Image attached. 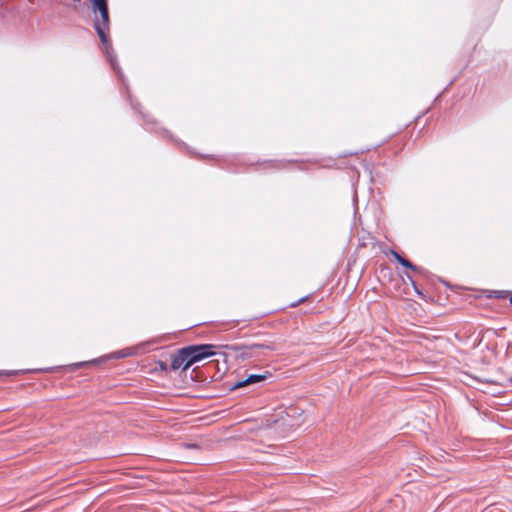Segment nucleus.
<instances>
[{
    "label": "nucleus",
    "mask_w": 512,
    "mask_h": 512,
    "mask_svg": "<svg viewBox=\"0 0 512 512\" xmlns=\"http://www.w3.org/2000/svg\"><path fill=\"white\" fill-rule=\"evenodd\" d=\"M98 13L101 16L103 22V28L98 25V38L103 44L102 53L104 54L107 62L111 69L116 73L118 79L126 86L124 74L117 61V54L113 48L111 39L106 30L109 29V10L108 0H98Z\"/></svg>",
    "instance_id": "f257e3e1"
},
{
    "label": "nucleus",
    "mask_w": 512,
    "mask_h": 512,
    "mask_svg": "<svg viewBox=\"0 0 512 512\" xmlns=\"http://www.w3.org/2000/svg\"><path fill=\"white\" fill-rule=\"evenodd\" d=\"M215 345L213 344H195L183 347L178 350L176 355H172L171 369L176 371L180 368L187 370L193 364L214 356Z\"/></svg>",
    "instance_id": "f03ea898"
},
{
    "label": "nucleus",
    "mask_w": 512,
    "mask_h": 512,
    "mask_svg": "<svg viewBox=\"0 0 512 512\" xmlns=\"http://www.w3.org/2000/svg\"><path fill=\"white\" fill-rule=\"evenodd\" d=\"M271 373L265 372L264 374H250L245 379L237 381L231 387V390L239 389L248 385H253L266 380Z\"/></svg>",
    "instance_id": "7ed1b4c3"
},
{
    "label": "nucleus",
    "mask_w": 512,
    "mask_h": 512,
    "mask_svg": "<svg viewBox=\"0 0 512 512\" xmlns=\"http://www.w3.org/2000/svg\"><path fill=\"white\" fill-rule=\"evenodd\" d=\"M143 346L144 345L142 344V345L132 346V347H128V348L116 351L112 354V357L116 358V359H121V358L138 355L140 353V351L142 350Z\"/></svg>",
    "instance_id": "20e7f679"
},
{
    "label": "nucleus",
    "mask_w": 512,
    "mask_h": 512,
    "mask_svg": "<svg viewBox=\"0 0 512 512\" xmlns=\"http://www.w3.org/2000/svg\"><path fill=\"white\" fill-rule=\"evenodd\" d=\"M227 348L233 350V351H240L241 349H268V350H275L274 345L269 344H260L255 343L250 346H239V345H230L227 346Z\"/></svg>",
    "instance_id": "39448f33"
},
{
    "label": "nucleus",
    "mask_w": 512,
    "mask_h": 512,
    "mask_svg": "<svg viewBox=\"0 0 512 512\" xmlns=\"http://www.w3.org/2000/svg\"><path fill=\"white\" fill-rule=\"evenodd\" d=\"M402 266H403V267H405V268H407V269H410V270L416 271V272H422V271H423V269H422V268H420V267H418V266L414 265L412 262H410V261H409V260H407L406 258H405V260L403 261Z\"/></svg>",
    "instance_id": "423d86ee"
},
{
    "label": "nucleus",
    "mask_w": 512,
    "mask_h": 512,
    "mask_svg": "<svg viewBox=\"0 0 512 512\" xmlns=\"http://www.w3.org/2000/svg\"><path fill=\"white\" fill-rule=\"evenodd\" d=\"M392 255L394 256L395 260L400 264L402 265L403 261L405 260L404 257H402L398 252L392 250Z\"/></svg>",
    "instance_id": "0eeeda50"
},
{
    "label": "nucleus",
    "mask_w": 512,
    "mask_h": 512,
    "mask_svg": "<svg viewBox=\"0 0 512 512\" xmlns=\"http://www.w3.org/2000/svg\"><path fill=\"white\" fill-rule=\"evenodd\" d=\"M89 9H91L93 13H96V0H90Z\"/></svg>",
    "instance_id": "6e6552de"
},
{
    "label": "nucleus",
    "mask_w": 512,
    "mask_h": 512,
    "mask_svg": "<svg viewBox=\"0 0 512 512\" xmlns=\"http://www.w3.org/2000/svg\"><path fill=\"white\" fill-rule=\"evenodd\" d=\"M407 278H408V280L411 282V284L413 285V287L415 288L416 292H417L418 294H420V291L417 289V287H416V283H415V281L412 279V277H411L409 274H407Z\"/></svg>",
    "instance_id": "1a4fd4ad"
},
{
    "label": "nucleus",
    "mask_w": 512,
    "mask_h": 512,
    "mask_svg": "<svg viewBox=\"0 0 512 512\" xmlns=\"http://www.w3.org/2000/svg\"><path fill=\"white\" fill-rule=\"evenodd\" d=\"M280 163H281L280 161H270V162H268V165L278 167L280 165Z\"/></svg>",
    "instance_id": "9d476101"
},
{
    "label": "nucleus",
    "mask_w": 512,
    "mask_h": 512,
    "mask_svg": "<svg viewBox=\"0 0 512 512\" xmlns=\"http://www.w3.org/2000/svg\"><path fill=\"white\" fill-rule=\"evenodd\" d=\"M159 367L161 370H166L167 369V364L165 362H159Z\"/></svg>",
    "instance_id": "9b49d317"
},
{
    "label": "nucleus",
    "mask_w": 512,
    "mask_h": 512,
    "mask_svg": "<svg viewBox=\"0 0 512 512\" xmlns=\"http://www.w3.org/2000/svg\"><path fill=\"white\" fill-rule=\"evenodd\" d=\"M106 491H100V489L98 488V494H105Z\"/></svg>",
    "instance_id": "f8f14e48"
},
{
    "label": "nucleus",
    "mask_w": 512,
    "mask_h": 512,
    "mask_svg": "<svg viewBox=\"0 0 512 512\" xmlns=\"http://www.w3.org/2000/svg\"><path fill=\"white\" fill-rule=\"evenodd\" d=\"M164 133L167 134L169 137H171L170 133L168 132V130H164Z\"/></svg>",
    "instance_id": "ddd939ff"
},
{
    "label": "nucleus",
    "mask_w": 512,
    "mask_h": 512,
    "mask_svg": "<svg viewBox=\"0 0 512 512\" xmlns=\"http://www.w3.org/2000/svg\"><path fill=\"white\" fill-rule=\"evenodd\" d=\"M131 106L133 107V109H137L132 101H131Z\"/></svg>",
    "instance_id": "4468645a"
},
{
    "label": "nucleus",
    "mask_w": 512,
    "mask_h": 512,
    "mask_svg": "<svg viewBox=\"0 0 512 512\" xmlns=\"http://www.w3.org/2000/svg\"><path fill=\"white\" fill-rule=\"evenodd\" d=\"M144 119H145V121H146V122H149V121H150V120H149V118H148L147 116H144Z\"/></svg>",
    "instance_id": "2eb2a0df"
},
{
    "label": "nucleus",
    "mask_w": 512,
    "mask_h": 512,
    "mask_svg": "<svg viewBox=\"0 0 512 512\" xmlns=\"http://www.w3.org/2000/svg\"><path fill=\"white\" fill-rule=\"evenodd\" d=\"M509 301L512 304V293L510 294Z\"/></svg>",
    "instance_id": "dca6fc26"
},
{
    "label": "nucleus",
    "mask_w": 512,
    "mask_h": 512,
    "mask_svg": "<svg viewBox=\"0 0 512 512\" xmlns=\"http://www.w3.org/2000/svg\"><path fill=\"white\" fill-rule=\"evenodd\" d=\"M102 361L101 358H98L97 363L99 364Z\"/></svg>",
    "instance_id": "f3484780"
},
{
    "label": "nucleus",
    "mask_w": 512,
    "mask_h": 512,
    "mask_svg": "<svg viewBox=\"0 0 512 512\" xmlns=\"http://www.w3.org/2000/svg\"><path fill=\"white\" fill-rule=\"evenodd\" d=\"M74 2H80V0H73Z\"/></svg>",
    "instance_id": "a211bd4d"
}]
</instances>
